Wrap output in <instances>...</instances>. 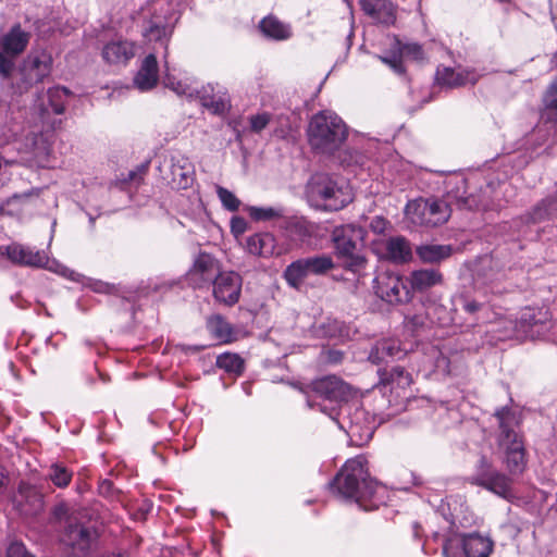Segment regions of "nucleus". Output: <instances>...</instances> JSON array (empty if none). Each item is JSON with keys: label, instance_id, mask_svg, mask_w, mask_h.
I'll return each mask as SVG.
<instances>
[{"label": "nucleus", "instance_id": "obj_1", "mask_svg": "<svg viewBox=\"0 0 557 557\" xmlns=\"http://www.w3.org/2000/svg\"><path fill=\"white\" fill-rule=\"evenodd\" d=\"M330 488L334 495L352 502L363 511L377 510L384 504V487L370 475L363 455L348 459L330 482Z\"/></svg>", "mask_w": 557, "mask_h": 557}, {"label": "nucleus", "instance_id": "obj_2", "mask_svg": "<svg viewBox=\"0 0 557 557\" xmlns=\"http://www.w3.org/2000/svg\"><path fill=\"white\" fill-rule=\"evenodd\" d=\"M182 0H150L143 12V37L148 42H159L168 49L169 40L180 18Z\"/></svg>", "mask_w": 557, "mask_h": 557}, {"label": "nucleus", "instance_id": "obj_3", "mask_svg": "<svg viewBox=\"0 0 557 557\" xmlns=\"http://www.w3.org/2000/svg\"><path fill=\"white\" fill-rule=\"evenodd\" d=\"M307 136L313 151L333 154L346 141L348 127L336 113L320 111L310 119Z\"/></svg>", "mask_w": 557, "mask_h": 557}, {"label": "nucleus", "instance_id": "obj_4", "mask_svg": "<svg viewBox=\"0 0 557 557\" xmlns=\"http://www.w3.org/2000/svg\"><path fill=\"white\" fill-rule=\"evenodd\" d=\"M495 417L499 428V446L505 449V463L510 474L517 475L527 468V451L521 434L516 432L518 424L516 413L508 407L496 410Z\"/></svg>", "mask_w": 557, "mask_h": 557}, {"label": "nucleus", "instance_id": "obj_5", "mask_svg": "<svg viewBox=\"0 0 557 557\" xmlns=\"http://www.w3.org/2000/svg\"><path fill=\"white\" fill-rule=\"evenodd\" d=\"M330 236L334 256L342 262L341 265L345 271L356 273L366 268L368 260L357 249L358 243L366 236V230L362 226L355 223L337 225Z\"/></svg>", "mask_w": 557, "mask_h": 557}, {"label": "nucleus", "instance_id": "obj_6", "mask_svg": "<svg viewBox=\"0 0 557 557\" xmlns=\"http://www.w3.org/2000/svg\"><path fill=\"white\" fill-rule=\"evenodd\" d=\"M493 550L494 542L491 536L479 532L459 534L449 530L443 539L445 557H490Z\"/></svg>", "mask_w": 557, "mask_h": 557}, {"label": "nucleus", "instance_id": "obj_7", "mask_svg": "<svg viewBox=\"0 0 557 557\" xmlns=\"http://www.w3.org/2000/svg\"><path fill=\"white\" fill-rule=\"evenodd\" d=\"M312 191L324 202L327 211H338L354 200L352 189L347 181L337 176L320 174L314 177Z\"/></svg>", "mask_w": 557, "mask_h": 557}, {"label": "nucleus", "instance_id": "obj_8", "mask_svg": "<svg viewBox=\"0 0 557 557\" xmlns=\"http://www.w3.org/2000/svg\"><path fill=\"white\" fill-rule=\"evenodd\" d=\"M333 269L335 263L331 256L315 255L289 263L283 272V277L288 286L299 290L309 275H325Z\"/></svg>", "mask_w": 557, "mask_h": 557}, {"label": "nucleus", "instance_id": "obj_9", "mask_svg": "<svg viewBox=\"0 0 557 557\" xmlns=\"http://www.w3.org/2000/svg\"><path fill=\"white\" fill-rule=\"evenodd\" d=\"M30 33L24 30L20 23L0 37V77L10 79L15 70V61L27 48Z\"/></svg>", "mask_w": 557, "mask_h": 557}, {"label": "nucleus", "instance_id": "obj_10", "mask_svg": "<svg viewBox=\"0 0 557 557\" xmlns=\"http://www.w3.org/2000/svg\"><path fill=\"white\" fill-rule=\"evenodd\" d=\"M453 205L450 196L447 200H414L406 207V214L412 223L435 227L448 221Z\"/></svg>", "mask_w": 557, "mask_h": 557}, {"label": "nucleus", "instance_id": "obj_11", "mask_svg": "<svg viewBox=\"0 0 557 557\" xmlns=\"http://www.w3.org/2000/svg\"><path fill=\"white\" fill-rule=\"evenodd\" d=\"M52 66L53 58L50 51L46 49L32 51L24 61L18 92L23 94L32 86L44 83L51 75Z\"/></svg>", "mask_w": 557, "mask_h": 557}, {"label": "nucleus", "instance_id": "obj_12", "mask_svg": "<svg viewBox=\"0 0 557 557\" xmlns=\"http://www.w3.org/2000/svg\"><path fill=\"white\" fill-rule=\"evenodd\" d=\"M373 288L377 297L391 305L407 304L413 296L407 281L388 271L376 275Z\"/></svg>", "mask_w": 557, "mask_h": 557}, {"label": "nucleus", "instance_id": "obj_13", "mask_svg": "<svg viewBox=\"0 0 557 557\" xmlns=\"http://www.w3.org/2000/svg\"><path fill=\"white\" fill-rule=\"evenodd\" d=\"M220 271V262L208 252H199L186 273V281L195 289L209 287Z\"/></svg>", "mask_w": 557, "mask_h": 557}, {"label": "nucleus", "instance_id": "obj_14", "mask_svg": "<svg viewBox=\"0 0 557 557\" xmlns=\"http://www.w3.org/2000/svg\"><path fill=\"white\" fill-rule=\"evenodd\" d=\"M98 533L88 524H66L62 542L76 557L89 556L97 546Z\"/></svg>", "mask_w": 557, "mask_h": 557}, {"label": "nucleus", "instance_id": "obj_15", "mask_svg": "<svg viewBox=\"0 0 557 557\" xmlns=\"http://www.w3.org/2000/svg\"><path fill=\"white\" fill-rule=\"evenodd\" d=\"M18 512L24 517H37L45 510V494L41 486L21 481L14 497Z\"/></svg>", "mask_w": 557, "mask_h": 557}, {"label": "nucleus", "instance_id": "obj_16", "mask_svg": "<svg viewBox=\"0 0 557 557\" xmlns=\"http://www.w3.org/2000/svg\"><path fill=\"white\" fill-rule=\"evenodd\" d=\"M212 285V295L219 304L233 307L239 301L243 278L234 271H224L218 274Z\"/></svg>", "mask_w": 557, "mask_h": 557}, {"label": "nucleus", "instance_id": "obj_17", "mask_svg": "<svg viewBox=\"0 0 557 557\" xmlns=\"http://www.w3.org/2000/svg\"><path fill=\"white\" fill-rule=\"evenodd\" d=\"M308 387L318 397L330 401H348L354 397L351 386L336 375L317 379Z\"/></svg>", "mask_w": 557, "mask_h": 557}, {"label": "nucleus", "instance_id": "obj_18", "mask_svg": "<svg viewBox=\"0 0 557 557\" xmlns=\"http://www.w3.org/2000/svg\"><path fill=\"white\" fill-rule=\"evenodd\" d=\"M480 78V75L474 69L458 67L454 69L450 66L438 65L435 71V83L440 87L449 89L460 88L467 84L475 85Z\"/></svg>", "mask_w": 557, "mask_h": 557}, {"label": "nucleus", "instance_id": "obj_19", "mask_svg": "<svg viewBox=\"0 0 557 557\" xmlns=\"http://www.w3.org/2000/svg\"><path fill=\"white\" fill-rule=\"evenodd\" d=\"M363 14L376 25L389 27L397 20V5L392 0H359Z\"/></svg>", "mask_w": 557, "mask_h": 557}, {"label": "nucleus", "instance_id": "obj_20", "mask_svg": "<svg viewBox=\"0 0 557 557\" xmlns=\"http://www.w3.org/2000/svg\"><path fill=\"white\" fill-rule=\"evenodd\" d=\"M407 350L397 338H382L376 341L369 352V361L373 364H387L405 358Z\"/></svg>", "mask_w": 557, "mask_h": 557}, {"label": "nucleus", "instance_id": "obj_21", "mask_svg": "<svg viewBox=\"0 0 557 557\" xmlns=\"http://www.w3.org/2000/svg\"><path fill=\"white\" fill-rule=\"evenodd\" d=\"M3 255L12 263L22 267L41 268L48 262V257L45 251L18 243L8 245Z\"/></svg>", "mask_w": 557, "mask_h": 557}, {"label": "nucleus", "instance_id": "obj_22", "mask_svg": "<svg viewBox=\"0 0 557 557\" xmlns=\"http://www.w3.org/2000/svg\"><path fill=\"white\" fill-rule=\"evenodd\" d=\"M136 46L127 39L107 42L101 50L102 60L109 65L125 66L135 57Z\"/></svg>", "mask_w": 557, "mask_h": 557}, {"label": "nucleus", "instance_id": "obj_23", "mask_svg": "<svg viewBox=\"0 0 557 557\" xmlns=\"http://www.w3.org/2000/svg\"><path fill=\"white\" fill-rule=\"evenodd\" d=\"M379 382L376 387L386 393L387 389L393 393L394 389H405L412 383L411 374L404 367L395 366L391 369L380 368L377 370Z\"/></svg>", "mask_w": 557, "mask_h": 557}, {"label": "nucleus", "instance_id": "obj_24", "mask_svg": "<svg viewBox=\"0 0 557 557\" xmlns=\"http://www.w3.org/2000/svg\"><path fill=\"white\" fill-rule=\"evenodd\" d=\"M50 517L55 522H81L82 519L88 518L89 521L102 519L101 517L94 518L88 515L86 508L79 507L76 503L60 498L50 509Z\"/></svg>", "mask_w": 557, "mask_h": 557}, {"label": "nucleus", "instance_id": "obj_25", "mask_svg": "<svg viewBox=\"0 0 557 557\" xmlns=\"http://www.w3.org/2000/svg\"><path fill=\"white\" fill-rule=\"evenodd\" d=\"M159 82V65L154 53H149L143 60L138 72L134 77V85L140 91L153 89Z\"/></svg>", "mask_w": 557, "mask_h": 557}, {"label": "nucleus", "instance_id": "obj_26", "mask_svg": "<svg viewBox=\"0 0 557 557\" xmlns=\"http://www.w3.org/2000/svg\"><path fill=\"white\" fill-rule=\"evenodd\" d=\"M206 329L219 344H231L237 339L235 327L220 313L207 317Z\"/></svg>", "mask_w": 557, "mask_h": 557}, {"label": "nucleus", "instance_id": "obj_27", "mask_svg": "<svg viewBox=\"0 0 557 557\" xmlns=\"http://www.w3.org/2000/svg\"><path fill=\"white\" fill-rule=\"evenodd\" d=\"M246 249L250 255L270 258L275 253L276 239L269 232L256 233L247 237Z\"/></svg>", "mask_w": 557, "mask_h": 557}, {"label": "nucleus", "instance_id": "obj_28", "mask_svg": "<svg viewBox=\"0 0 557 557\" xmlns=\"http://www.w3.org/2000/svg\"><path fill=\"white\" fill-rule=\"evenodd\" d=\"M411 294L413 292L423 293L430 288L443 283V274L436 269L414 270L408 277Z\"/></svg>", "mask_w": 557, "mask_h": 557}, {"label": "nucleus", "instance_id": "obj_29", "mask_svg": "<svg viewBox=\"0 0 557 557\" xmlns=\"http://www.w3.org/2000/svg\"><path fill=\"white\" fill-rule=\"evenodd\" d=\"M384 248V257L394 263H406L411 259V246L404 236L389 237L385 240Z\"/></svg>", "mask_w": 557, "mask_h": 557}, {"label": "nucleus", "instance_id": "obj_30", "mask_svg": "<svg viewBox=\"0 0 557 557\" xmlns=\"http://www.w3.org/2000/svg\"><path fill=\"white\" fill-rule=\"evenodd\" d=\"M480 487H483L505 499L513 497L512 480L497 471L493 476H482L480 480Z\"/></svg>", "mask_w": 557, "mask_h": 557}, {"label": "nucleus", "instance_id": "obj_31", "mask_svg": "<svg viewBox=\"0 0 557 557\" xmlns=\"http://www.w3.org/2000/svg\"><path fill=\"white\" fill-rule=\"evenodd\" d=\"M283 228L293 240L306 242L314 236L317 227L302 218H290L285 221Z\"/></svg>", "mask_w": 557, "mask_h": 557}, {"label": "nucleus", "instance_id": "obj_32", "mask_svg": "<svg viewBox=\"0 0 557 557\" xmlns=\"http://www.w3.org/2000/svg\"><path fill=\"white\" fill-rule=\"evenodd\" d=\"M416 253L423 263L437 264L453 255L450 245L426 244L418 246Z\"/></svg>", "mask_w": 557, "mask_h": 557}, {"label": "nucleus", "instance_id": "obj_33", "mask_svg": "<svg viewBox=\"0 0 557 557\" xmlns=\"http://www.w3.org/2000/svg\"><path fill=\"white\" fill-rule=\"evenodd\" d=\"M553 200L549 198L539 201L529 212L513 220L515 224H537L549 219Z\"/></svg>", "mask_w": 557, "mask_h": 557}, {"label": "nucleus", "instance_id": "obj_34", "mask_svg": "<svg viewBox=\"0 0 557 557\" xmlns=\"http://www.w3.org/2000/svg\"><path fill=\"white\" fill-rule=\"evenodd\" d=\"M259 29L265 37L274 40H285L290 36L288 27L273 15L263 17L259 23Z\"/></svg>", "mask_w": 557, "mask_h": 557}, {"label": "nucleus", "instance_id": "obj_35", "mask_svg": "<svg viewBox=\"0 0 557 557\" xmlns=\"http://www.w3.org/2000/svg\"><path fill=\"white\" fill-rule=\"evenodd\" d=\"M74 476V472L63 462H53L49 466L46 479L49 480L58 488H66L70 486Z\"/></svg>", "mask_w": 557, "mask_h": 557}, {"label": "nucleus", "instance_id": "obj_36", "mask_svg": "<svg viewBox=\"0 0 557 557\" xmlns=\"http://www.w3.org/2000/svg\"><path fill=\"white\" fill-rule=\"evenodd\" d=\"M171 183L177 189H187L194 182L193 166L185 160L183 164L173 163L171 166Z\"/></svg>", "mask_w": 557, "mask_h": 557}, {"label": "nucleus", "instance_id": "obj_37", "mask_svg": "<svg viewBox=\"0 0 557 557\" xmlns=\"http://www.w3.org/2000/svg\"><path fill=\"white\" fill-rule=\"evenodd\" d=\"M215 366L226 373L242 375L245 371V360L235 352H223L216 357Z\"/></svg>", "mask_w": 557, "mask_h": 557}, {"label": "nucleus", "instance_id": "obj_38", "mask_svg": "<svg viewBox=\"0 0 557 557\" xmlns=\"http://www.w3.org/2000/svg\"><path fill=\"white\" fill-rule=\"evenodd\" d=\"M542 103L546 117L557 124V78L545 90Z\"/></svg>", "mask_w": 557, "mask_h": 557}, {"label": "nucleus", "instance_id": "obj_39", "mask_svg": "<svg viewBox=\"0 0 557 557\" xmlns=\"http://www.w3.org/2000/svg\"><path fill=\"white\" fill-rule=\"evenodd\" d=\"M271 136L278 140L295 141L296 129H294L290 120L286 115H278L275 120V127L272 131Z\"/></svg>", "mask_w": 557, "mask_h": 557}, {"label": "nucleus", "instance_id": "obj_40", "mask_svg": "<svg viewBox=\"0 0 557 557\" xmlns=\"http://www.w3.org/2000/svg\"><path fill=\"white\" fill-rule=\"evenodd\" d=\"M34 196L33 191L14 194L0 205V212L14 215L23 210L24 205Z\"/></svg>", "mask_w": 557, "mask_h": 557}, {"label": "nucleus", "instance_id": "obj_41", "mask_svg": "<svg viewBox=\"0 0 557 557\" xmlns=\"http://www.w3.org/2000/svg\"><path fill=\"white\" fill-rule=\"evenodd\" d=\"M71 95L66 87H52L47 91L49 104L55 114H62L65 111V99Z\"/></svg>", "mask_w": 557, "mask_h": 557}, {"label": "nucleus", "instance_id": "obj_42", "mask_svg": "<svg viewBox=\"0 0 557 557\" xmlns=\"http://www.w3.org/2000/svg\"><path fill=\"white\" fill-rule=\"evenodd\" d=\"M247 212L251 220L256 222L272 221L283 216V209L274 207L250 206L247 208Z\"/></svg>", "mask_w": 557, "mask_h": 557}, {"label": "nucleus", "instance_id": "obj_43", "mask_svg": "<svg viewBox=\"0 0 557 557\" xmlns=\"http://www.w3.org/2000/svg\"><path fill=\"white\" fill-rule=\"evenodd\" d=\"M548 320V311L543 309L524 308L520 314V324L522 326L532 327L544 324Z\"/></svg>", "mask_w": 557, "mask_h": 557}, {"label": "nucleus", "instance_id": "obj_44", "mask_svg": "<svg viewBox=\"0 0 557 557\" xmlns=\"http://www.w3.org/2000/svg\"><path fill=\"white\" fill-rule=\"evenodd\" d=\"M379 59L386 65H388L396 74L403 75L406 72L403 55L399 50L395 49V42H393L389 54L380 55Z\"/></svg>", "mask_w": 557, "mask_h": 557}, {"label": "nucleus", "instance_id": "obj_45", "mask_svg": "<svg viewBox=\"0 0 557 557\" xmlns=\"http://www.w3.org/2000/svg\"><path fill=\"white\" fill-rule=\"evenodd\" d=\"M496 472L497 470L494 469L492 462L486 458V456H481L475 467V473L470 479V483L472 485L480 486V480L482 476H493Z\"/></svg>", "mask_w": 557, "mask_h": 557}, {"label": "nucleus", "instance_id": "obj_46", "mask_svg": "<svg viewBox=\"0 0 557 557\" xmlns=\"http://www.w3.org/2000/svg\"><path fill=\"white\" fill-rule=\"evenodd\" d=\"M394 42L395 49L400 51L403 58L423 59V49L419 44H403L397 37L394 38Z\"/></svg>", "mask_w": 557, "mask_h": 557}, {"label": "nucleus", "instance_id": "obj_47", "mask_svg": "<svg viewBox=\"0 0 557 557\" xmlns=\"http://www.w3.org/2000/svg\"><path fill=\"white\" fill-rule=\"evenodd\" d=\"M98 493L111 502H122V491L116 488L109 479H103L99 482Z\"/></svg>", "mask_w": 557, "mask_h": 557}, {"label": "nucleus", "instance_id": "obj_48", "mask_svg": "<svg viewBox=\"0 0 557 557\" xmlns=\"http://www.w3.org/2000/svg\"><path fill=\"white\" fill-rule=\"evenodd\" d=\"M216 194L225 209L232 212L239 209L240 201L232 191L222 186H218Z\"/></svg>", "mask_w": 557, "mask_h": 557}, {"label": "nucleus", "instance_id": "obj_49", "mask_svg": "<svg viewBox=\"0 0 557 557\" xmlns=\"http://www.w3.org/2000/svg\"><path fill=\"white\" fill-rule=\"evenodd\" d=\"M5 557H36L35 554L29 552L26 545L18 540L9 542L5 548Z\"/></svg>", "mask_w": 557, "mask_h": 557}, {"label": "nucleus", "instance_id": "obj_50", "mask_svg": "<svg viewBox=\"0 0 557 557\" xmlns=\"http://www.w3.org/2000/svg\"><path fill=\"white\" fill-rule=\"evenodd\" d=\"M272 119L271 113L262 112L249 116V126L252 133L259 134L270 124Z\"/></svg>", "mask_w": 557, "mask_h": 557}, {"label": "nucleus", "instance_id": "obj_51", "mask_svg": "<svg viewBox=\"0 0 557 557\" xmlns=\"http://www.w3.org/2000/svg\"><path fill=\"white\" fill-rule=\"evenodd\" d=\"M426 325V317L423 313H416L405 318V326L413 334L422 331Z\"/></svg>", "mask_w": 557, "mask_h": 557}, {"label": "nucleus", "instance_id": "obj_52", "mask_svg": "<svg viewBox=\"0 0 557 557\" xmlns=\"http://www.w3.org/2000/svg\"><path fill=\"white\" fill-rule=\"evenodd\" d=\"M152 503L145 499L139 504H136L134 507V512L132 513V518L134 520H143L146 521L149 519V515L152 511Z\"/></svg>", "mask_w": 557, "mask_h": 557}, {"label": "nucleus", "instance_id": "obj_53", "mask_svg": "<svg viewBox=\"0 0 557 557\" xmlns=\"http://www.w3.org/2000/svg\"><path fill=\"white\" fill-rule=\"evenodd\" d=\"M388 225H389L388 220H386L385 218H383L381 215H376L371 220L369 227L374 234L380 235V234H383L387 230Z\"/></svg>", "mask_w": 557, "mask_h": 557}, {"label": "nucleus", "instance_id": "obj_54", "mask_svg": "<svg viewBox=\"0 0 557 557\" xmlns=\"http://www.w3.org/2000/svg\"><path fill=\"white\" fill-rule=\"evenodd\" d=\"M165 86L168 88H170L171 90H173L174 92H176L177 95L182 96V95H191L189 92V87L187 84L185 83H182L180 81H174V79H171L170 77L165 81Z\"/></svg>", "mask_w": 557, "mask_h": 557}, {"label": "nucleus", "instance_id": "obj_55", "mask_svg": "<svg viewBox=\"0 0 557 557\" xmlns=\"http://www.w3.org/2000/svg\"><path fill=\"white\" fill-rule=\"evenodd\" d=\"M148 163L139 165L136 170H132L128 172L127 177L124 178V182H136L140 183L148 172Z\"/></svg>", "mask_w": 557, "mask_h": 557}, {"label": "nucleus", "instance_id": "obj_56", "mask_svg": "<svg viewBox=\"0 0 557 557\" xmlns=\"http://www.w3.org/2000/svg\"><path fill=\"white\" fill-rule=\"evenodd\" d=\"M247 221L242 216H234L231 220V231L235 236L243 235L247 231Z\"/></svg>", "mask_w": 557, "mask_h": 557}, {"label": "nucleus", "instance_id": "obj_57", "mask_svg": "<svg viewBox=\"0 0 557 557\" xmlns=\"http://www.w3.org/2000/svg\"><path fill=\"white\" fill-rule=\"evenodd\" d=\"M91 288L96 293L100 294H115L117 288L114 284L97 281L91 285Z\"/></svg>", "mask_w": 557, "mask_h": 557}, {"label": "nucleus", "instance_id": "obj_58", "mask_svg": "<svg viewBox=\"0 0 557 557\" xmlns=\"http://www.w3.org/2000/svg\"><path fill=\"white\" fill-rule=\"evenodd\" d=\"M482 308H483V304L482 302H479L478 300L471 299V298H468V297L463 298L462 309L467 313L473 314V313L480 311Z\"/></svg>", "mask_w": 557, "mask_h": 557}, {"label": "nucleus", "instance_id": "obj_59", "mask_svg": "<svg viewBox=\"0 0 557 557\" xmlns=\"http://www.w3.org/2000/svg\"><path fill=\"white\" fill-rule=\"evenodd\" d=\"M456 207L458 209H471V205L469 203V199L465 197H460L456 199Z\"/></svg>", "mask_w": 557, "mask_h": 557}, {"label": "nucleus", "instance_id": "obj_60", "mask_svg": "<svg viewBox=\"0 0 557 557\" xmlns=\"http://www.w3.org/2000/svg\"><path fill=\"white\" fill-rule=\"evenodd\" d=\"M8 476L5 474V469L0 465V494L5 487Z\"/></svg>", "mask_w": 557, "mask_h": 557}, {"label": "nucleus", "instance_id": "obj_61", "mask_svg": "<svg viewBox=\"0 0 557 557\" xmlns=\"http://www.w3.org/2000/svg\"><path fill=\"white\" fill-rule=\"evenodd\" d=\"M104 557H132V556L126 552H119L116 554L113 553V554L104 556Z\"/></svg>", "mask_w": 557, "mask_h": 557}, {"label": "nucleus", "instance_id": "obj_62", "mask_svg": "<svg viewBox=\"0 0 557 557\" xmlns=\"http://www.w3.org/2000/svg\"><path fill=\"white\" fill-rule=\"evenodd\" d=\"M2 168H3V160H2V157L0 156V185H3V181H2Z\"/></svg>", "mask_w": 557, "mask_h": 557}, {"label": "nucleus", "instance_id": "obj_63", "mask_svg": "<svg viewBox=\"0 0 557 557\" xmlns=\"http://www.w3.org/2000/svg\"><path fill=\"white\" fill-rule=\"evenodd\" d=\"M99 507H101V505H100V504H98V503H95V504L92 505L91 510H92V511H98V510H99Z\"/></svg>", "mask_w": 557, "mask_h": 557}, {"label": "nucleus", "instance_id": "obj_64", "mask_svg": "<svg viewBox=\"0 0 557 557\" xmlns=\"http://www.w3.org/2000/svg\"><path fill=\"white\" fill-rule=\"evenodd\" d=\"M554 60L556 61V64H557V55L554 57Z\"/></svg>", "mask_w": 557, "mask_h": 557}]
</instances>
